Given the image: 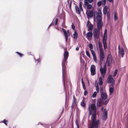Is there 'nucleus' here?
Segmentation results:
<instances>
[{"label":"nucleus","instance_id":"79ce46f5","mask_svg":"<svg viewBox=\"0 0 128 128\" xmlns=\"http://www.w3.org/2000/svg\"><path fill=\"white\" fill-rule=\"evenodd\" d=\"M93 57L94 60L95 62L96 63H97V60L96 59V56H93Z\"/></svg>","mask_w":128,"mask_h":128},{"label":"nucleus","instance_id":"2eb2a0df","mask_svg":"<svg viewBox=\"0 0 128 128\" xmlns=\"http://www.w3.org/2000/svg\"><path fill=\"white\" fill-rule=\"evenodd\" d=\"M107 39H102V42L103 44L104 48L106 49L107 48V44L106 43V40Z\"/></svg>","mask_w":128,"mask_h":128},{"label":"nucleus","instance_id":"603ef678","mask_svg":"<svg viewBox=\"0 0 128 128\" xmlns=\"http://www.w3.org/2000/svg\"><path fill=\"white\" fill-rule=\"evenodd\" d=\"M82 86H83V88L84 90H86V87H85V84H82Z\"/></svg>","mask_w":128,"mask_h":128},{"label":"nucleus","instance_id":"a211bd4d","mask_svg":"<svg viewBox=\"0 0 128 128\" xmlns=\"http://www.w3.org/2000/svg\"><path fill=\"white\" fill-rule=\"evenodd\" d=\"M74 38L75 39H76L78 37V34L77 32L74 30V33L73 34Z\"/></svg>","mask_w":128,"mask_h":128},{"label":"nucleus","instance_id":"4d7b16f0","mask_svg":"<svg viewBox=\"0 0 128 128\" xmlns=\"http://www.w3.org/2000/svg\"><path fill=\"white\" fill-rule=\"evenodd\" d=\"M86 98H84V97H83V99L82 101H83L86 102Z\"/></svg>","mask_w":128,"mask_h":128},{"label":"nucleus","instance_id":"a19ab883","mask_svg":"<svg viewBox=\"0 0 128 128\" xmlns=\"http://www.w3.org/2000/svg\"><path fill=\"white\" fill-rule=\"evenodd\" d=\"M88 46L90 48V50H91L93 48V46L91 44H90L88 45Z\"/></svg>","mask_w":128,"mask_h":128},{"label":"nucleus","instance_id":"49530a36","mask_svg":"<svg viewBox=\"0 0 128 128\" xmlns=\"http://www.w3.org/2000/svg\"><path fill=\"white\" fill-rule=\"evenodd\" d=\"M109 101V100L108 99L107 100H106L104 103V104L106 105L108 102Z\"/></svg>","mask_w":128,"mask_h":128},{"label":"nucleus","instance_id":"a18cd8bd","mask_svg":"<svg viewBox=\"0 0 128 128\" xmlns=\"http://www.w3.org/2000/svg\"><path fill=\"white\" fill-rule=\"evenodd\" d=\"M58 18H56V20H55V23L54 24V25H56V24H57L58 22Z\"/></svg>","mask_w":128,"mask_h":128},{"label":"nucleus","instance_id":"e2e57ef3","mask_svg":"<svg viewBox=\"0 0 128 128\" xmlns=\"http://www.w3.org/2000/svg\"><path fill=\"white\" fill-rule=\"evenodd\" d=\"M79 47H77L76 48V50L77 51L78 50H79Z\"/></svg>","mask_w":128,"mask_h":128},{"label":"nucleus","instance_id":"680f3d73","mask_svg":"<svg viewBox=\"0 0 128 128\" xmlns=\"http://www.w3.org/2000/svg\"><path fill=\"white\" fill-rule=\"evenodd\" d=\"M93 0H88V2L91 3L93 2Z\"/></svg>","mask_w":128,"mask_h":128},{"label":"nucleus","instance_id":"8fccbe9b","mask_svg":"<svg viewBox=\"0 0 128 128\" xmlns=\"http://www.w3.org/2000/svg\"><path fill=\"white\" fill-rule=\"evenodd\" d=\"M102 2H98L97 4L98 6H100L101 5Z\"/></svg>","mask_w":128,"mask_h":128},{"label":"nucleus","instance_id":"2f4dec72","mask_svg":"<svg viewBox=\"0 0 128 128\" xmlns=\"http://www.w3.org/2000/svg\"><path fill=\"white\" fill-rule=\"evenodd\" d=\"M118 72V70L117 69H116L114 70V74L113 75V77L115 76L117 74Z\"/></svg>","mask_w":128,"mask_h":128},{"label":"nucleus","instance_id":"6ab92c4d","mask_svg":"<svg viewBox=\"0 0 128 128\" xmlns=\"http://www.w3.org/2000/svg\"><path fill=\"white\" fill-rule=\"evenodd\" d=\"M85 101H82L81 103H80V105L81 106L84 107V108L85 109L86 108V103L85 102Z\"/></svg>","mask_w":128,"mask_h":128},{"label":"nucleus","instance_id":"dca6fc26","mask_svg":"<svg viewBox=\"0 0 128 128\" xmlns=\"http://www.w3.org/2000/svg\"><path fill=\"white\" fill-rule=\"evenodd\" d=\"M101 97L104 100L106 99L107 98V94L105 92H103L102 94Z\"/></svg>","mask_w":128,"mask_h":128},{"label":"nucleus","instance_id":"ea45409f","mask_svg":"<svg viewBox=\"0 0 128 128\" xmlns=\"http://www.w3.org/2000/svg\"><path fill=\"white\" fill-rule=\"evenodd\" d=\"M82 2H80L79 3V8H82Z\"/></svg>","mask_w":128,"mask_h":128},{"label":"nucleus","instance_id":"4be33fe9","mask_svg":"<svg viewBox=\"0 0 128 128\" xmlns=\"http://www.w3.org/2000/svg\"><path fill=\"white\" fill-rule=\"evenodd\" d=\"M99 46L100 52L104 51L102 48V44L101 43L99 42Z\"/></svg>","mask_w":128,"mask_h":128},{"label":"nucleus","instance_id":"e433bc0d","mask_svg":"<svg viewBox=\"0 0 128 128\" xmlns=\"http://www.w3.org/2000/svg\"><path fill=\"white\" fill-rule=\"evenodd\" d=\"M90 50L91 52V53L93 56H96V54H95L94 51L92 50Z\"/></svg>","mask_w":128,"mask_h":128},{"label":"nucleus","instance_id":"7c9ffc66","mask_svg":"<svg viewBox=\"0 0 128 128\" xmlns=\"http://www.w3.org/2000/svg\"><path fill=\"white\" fill-rule=\"evenodd\" d=\"M100 99H98L97 101V106H99L101 102L100 101Z\"/></svg>","mask_w":128,"mask_h":128},{"label":"nucleus","instance_id":"cd10ccee","mask_svg":"<svg viewBox=\"0 0 128 128\" xmlns=\"http://www.w3.org/2000/svg\"><path fill=\"white\" fill-rule=\"evenodd\" d=\"M8 122V120H6L4 119L0 123L2 122L4 123L5 124L6 126L7 125V122Z\"/></svg>","mask_w":128,"mask_h":128},{"label":"nucleus","instance_id":"052dcab7","mask_svg":"<svg viewBox=\"0 0 128 128\" xmlns=\"http://www.w3.org/2000/svg\"><path fill=\"white\" fill-rule=\"evenodd\" d=\"M62 31H63V32H64V33L65 32H66V30L64 29V28H62Z\"/></svg>","mask_w":128,"mask_h":128},{"label":"nucleus","instance_id":"f03ea898","mask_svg":"<svg viewBox=\"0 0 128 128\" xmlns=\"http://www.w3.org/2000/svg\"><path fill=\"white\" fill-rule=\"evenodd\" d=\"M67 60H64V58L62 62V80L64 87V90L65 91L66 90V89L65 86V76L64 74V71L65 70L66 65V64L67 62V61H66Z\"/></svg>","mask_w":128,"mask_h":128},{"label":"nucleus","instance_id":"473e14b6","mask_svg":"<svg viewBox=\"0 0 128 128\" xmlns=\"http://www.w3.org/2000/svg\"><path fill=\"white\" fill-rule=\"evenodd\" d=\"M16 53L18 54L20 57H22L24 56V54L18 52H16Z\"/></svg>","mask_w":128,"mask_h":128},{"label":"nucleus","instance_id":"423d86ee","mask_svg":"<svg viewBox=\"0 0 128 128\" xmlns=\"http://www.w3.org/2000/svg\"><path fill=\"white\" fill-rule=\"evenodd\" d=\"M90 71L91 75L92 76L94 75L96 73V68L95 66L92 65L90 67Z\"/></svg>","mask_w":128,"mask_h":128},{"label":"nucleus","instance_id":"864d4df0","mask_svg":"<svg viewBox=\"0 0 128 128\" xmlns=\"http://www.w3.org/2000/svg\"><path fill=\"white\" fill-rule=\"evenodd\" d=\"M86 64H85V68L84 71V72H86V70H88V67H86Z\"/></svg>","mask_w":128,"mask_h":128},{"label":"nucleus","instance_id":"39448f33","mask_svg":"<svg viewBox=\"0 0 128 128\" xmlns=\"http://www.w3.org/2000/svg\"><path fill=\"white\" fill-rule=\"evenodd\" d=\"M93 36L94 38L98 39L99 37V34L96 28H95L93 31Z\"/></svg>","mask_w":128,"mask_h":128},{"label":"nucleus","instance_id":"5701e85b","mask_svg":"<svg viewBox=\"0 0 128 128\" xmlns=\"http://www.w3.org/2000/svg\"><path fill=\"white\" fill-rule=\"evenodd\" d=\"M107 30L106 29L104 31V36L103 38L102 39H107Z\"/></svg>","mask_w":128,"mask_h":128},{"label":"nucleus","instance_id":"f8f14e48","mask_svg":"<svg viewBox=\"0 0 128 128\" xmlns=\"http://www.w3.org/2000/svg\"><path fill=\"white\" fill-rule=\"evenodd\" d=\"M94 28V25L88 21V31H92Z\"/></svg>","mask_w":128,"mask_h":128},{"label":"nucleus","instance_id":"c85d7f7f","mask_svg":"<svg viewBox=\"0 0 128 128\" xmlns=\"http://www.w3.org/2000/svg\"><path fill=\"white\" fill-rule=\"evenodd\" d=\"M92 31L88 32V38H91L92 36L93 33Z\"/></svg>","mask_w":128,"mask_h":128},{"label":"nucleus","instance_id":"5fc2aeb1","mask_svg":"<svg viewBox=\"0 0 128 128\" xmlns=\"http://www.w3.org/2000/svg\"><path fill=\"white\" fill-rule=\"evenodd\" d=\"M99 14H98V15H99V16H101V11H99Z\"/></svg>","mask_w":128,"mask_h":128},{"label":"nucleus","instance_id":"774afa93","mask_svg":"<svg viewBox=\"0 0 128 128\" xmlns=\"http://www.w3.org/2000/svg\"><path fill=\"white\" fill-rule=\"evenodd\" d=\"M102 1H103V2H104V4H105L106 2V0H103Z\"/></svg>","mask_w":128,"mask_h":128},{"label":"nucleus","instance_id":"ddd939ff","mask_svg":"<svg viewBox=\"0 0 128 128\" xmlns=\"http://www.w3.org/2000/svg\"><path fill=\"white\" fill-rule=\"evenodd\" d=\"M75 8L76 12L79 14H80L81 13V9H80L77 5L75 6Z\"/></svg>","mask_w":128,"mask_h":128},{"label":"nucleus","instance_id":"b1692460","mask_svg":"<svg viewBox=\"0 0 128 128\" xmlns=\"http://www.w3.org/2000/svg\"><path fill=\"white\" fill-rule=\"evenodd\" d=\"M64 35L65 36V40L66 42L67 41L68 36V34L66 32H65L64 33Z\"/></svg>","mask_w":128,"mask_h":128},{"label":"nucleus","instance_id":"3c124183","mask_svg":"<svg viewBox=\"0 0 128 128\" xmlns=\"http://www.w3.org/2000/svg\"><path fill=\"white\" fill-rule=\"evenodd\" d=\"M92 6L90 4H88V10L92 8Z\"/></svg>","mask_w":128,"mask_h":128},{"label":"nucleus","instance_id":"13d9d810","mask_svg":"<svg viewBox=\"0 0 128 128\" xmlns=\"http://www.w3.org/2000/svg\"><path fill=\"white\" fill-rule=\"evenodd\" d=\"M53 21H54V20H53ZM52 22H53V21H52ZM52 22H52V23H51V24H50V25H49V26H48V28L50 26H52V25H53V24H53V23H52Z\"/></svg>","mask_w":128,"mask_h":128},{"label":"nucleus","instance_id":"6e6d98bb","mask_svg":"<svg viewBox=\"0 0 128 128\" xmlns=\"http://www.w3.org/2000/svg\"><path fill=\"white\" fill-rule=\"evenodd\" d=\"M86 54L87 56H88V50H87L86 48Z\"/></svg>","mask_w":128,"mask_h":128},{"label":"nucleus","instance_id":"1a4fd4ad","mask_svg":"<svg viewBox=\"0 0 128 128\" xmlns=\"http://www.w3.org/2000/svg\"><path fill=\"white\" fill-rule=\"evenodd\" d=\"M94 21L96 22H99L101 21V16H99V15H97L96 18L94 16Z\"/></svg>","mask_w":128,"mask_h":128},{"label":"nucleus","instance_id":"aec40b11","mask_svg":"<svg viewBox=\"0 0 128 128\" xmlns=\"http://www.w3.org/2000/svg\"><path fill=\"white\" fill-rule=\"evenodd\" d=\"M103 79L101 77H100L99 78L98 81V84L100 85H102L103 84Z\"/></svg>","mask_w":128,"mask_h":128},{"label":"nucleus","instance_id":"338daca9","mask_svg":"<svg viewBox=\"0 0 128 128\" xmlns=\"http://www.w3.org/2000/svg\"><path fill=\"white\" fill-rule=\"evenodd\" d=\"M81 81H82V84H85L84 82V81H83V79L82 78V79H81Z\"/></svg>","mask_w":128,"mask_h":128},{"label":"nucleus","instance_id":"9b49d317","mask_svg":"<svg viewBox=\"0 0 128 128\" xmlns=\"http://www.w3.org/2000/svg\"><path fill=\"white\" fill-rule=\"evenodd\" d=\"M103 23L101 21L97 22V26L98 30H100L102 28Z\"/></svg>","mask_w":128,"mask_h":128},{"label":"nucleus","instance_id":"58836bf2","mask_svg":"<svg viewBox=\"0 0 128 128\" xmlns=\"http://www.w3.org/2000/svg\"><path fill=\"white\" fill-rule=\"evenodd\" d=\"M87 113H86L85 114V115L84 116V118H83V120H85L86 118H87Z\"/></svg>","mask_w":128,"mask_h":128},{"label":"nucleus","instance_id":"37998d69","mask_svg":"<svg viewBox=\"0 0 128 128\" xmlns=\"http://www.w3.org/2000/svg\"><path fill=\"white\" fill-rule=\"evenodd\" d=\"M72 28V29H73L74 30H75V27L74 26V25L73 23H72V25H71Z\"/></svg>","mask_w":128,"mask_h":128},{"label":"nucleus","instance_id":"412c9836","mask_svg":"<svg viewBox=\"0 0 128 128\" xmlns=\"http://www.w3.org/2000/svg\"><path fill=\"white\" fill-rule=\"evenodd\" d=\"M108 8L107 6H105L103 8V13L104 14H106L107 11H108Z\"/></svg>","mask_w":128,"mask_h":128},{"label":"nucleus","instance_id":"f3484780","mask_svg":"<svg viewBox=\"0 0 128 128\" xmlns=\"http://www.w3.org/2000/svg\"><path fill=\"white\" fill-rule=\"evenodd\" d=\"M107 118V112L104 111L103 116V119L104 120H105Z\"/></svg>","mask_w":128,"mask_h":128},{"label":"nucleus","instance_id":"393cba45","mask_svg":"<svg viewBox=\"0 0 128 128\" xmlns=\"http://www.w3.org/2000/svg\"><path fill=\"white\" fill-rule=\"evenodd\" d=\"M86 31L85 30H84L83 31V35L84 37H86L88 40V32L86 34Z\"/></svg>","mask_w":128,"mask_h":128},{"label":"nucleus","instance_id":"bf43d9fd","mask_svg":"<svg viewBox=\"0 0 128 128\" xmlns=\"http://www.w3.org/2000/svg\"><path fill=\"white\" fill-rule=\"evenodd\" d=\"M62 31H63V32H64V33L65 32H66V30L64 29V28H62Z\"/></svg>","mask_w":128,"mask_h":128},{"label":"nucleus","instance_id":"c03bdc74","mask_svg":"<svg viewBox=\"0 0 128 128\" xmlns=\"http://www.w3.org/2000/svg\"><path fill=\"white\" fill-rule=\"evenodd\" d=\"M34 59L35 61V62H36V61H37L38 62H39L40 61L39 58H38L37 60H36V59H35V58H34Z\"/></svg>","mask_w":128,"mask_h":128},{"label":"nucleus","instance_id":"4468645a","mask_svg":"<svg viewBox=\"0 0 128 128\" xmlns=\"http://www.w3.org/2000/svg\"><path fill=\"white\" fill-rule=\"evenodd\" d=\"M64 60H67L68 56V51L65 52L64 50Z\"/></svg>","mask_w":128,"mask_h":128},{"label":"nucleus","instance_id":"de8ad7c7","mask_svg":"<svg viewBox=\"0 0 128 128\" xmlns=\"http://www.w3.org/2000/svg\"><path fill=\"white\" fill-rule=\"evenodd\" d=\"M96 90L97 92H99V88L98 86H96Z\"/></svg>","mask_w":128,"mask_h":128},{"label":"nucleus","instance_id":"f704fd0d","mask_svg":"<svg viewBox=\"0 0 128 128\" xmlns=\"http://www.w3.org/2000/svg\"><path fill=\"white\" fill-rule=\"evenodd\" d=\"M76 124L77 125V128H79V126L78 123V120H76L75 122Z\"/></svg>","mask_w":128,"mask_h":128},{"label":"nucleus","instance_id":"9d476101","mask_svg":"<svg viewBox=\"0 0 128 128\" xmlns=\"http://www.w3.org/2000/svg\"><path fill=\"white\" fill-rule=\"evenodd\" d=\"M84 5L86 6V14L87 18L88 19V0H84Z\"/></svg>","mask_w":128,"mask_h":128},{"label":"nucleus","instance_id":"72a5a7b5","mask_svg":"<svg viewBox=\"0 0 128 128\" xmlns=\"http://www.w3.org/2000/svg\"><path fill=\"white\" fill-rule=\"evenodd\" d=\"M118 18L117 16L116 13V12H115L114 13V20L115 21H116Z\"/></svg>","mask_w":128,"mask_h":128},{"label":"nucleus","instance_id":"0eeeda50","mask_svg":"<svg viewBox=\"0 0 128 128\" xmlns=\"http://www.w3.org/2000/svg\"><path fill=\"white\" fill-rule=\"evenodd\" d=\"M108 82L109 83L114 84L115 81L112 78V75L111 74L109 75L108 77Z\"/></svg>","mask_w":128,"mask_h":128},{"label":"nucleus","instance_id":"0e129e2a","mask_svg":"<svg viewBox=\"0 0 128 128\" xmlns=\"http://www.w3.org/2000/svg\"><path fill=\"white\" fill-rule=\"evenodd\" d=\"M38 124H40V125H41L43 126H45V125L44 124H43L41 123H39Z\"/></svg>","mask_w":128,"mask_h":128},{"label":"nucleus","instance_id":"a878e982","mask_svg":"<svg viewBox=\"0 0 128 128\" xmlns=\"http://www.w3.org/2000/svg\"><path fill=\"white\" fill-rule=\"evenodd\" d=\"M111 59V58H109L108 57L107 58L106 62L108 63V65H109L112 62Z\"/></svg>","mask_w":128,"mask_h":128},{"label":"nucleus","instance_id":"7ed1b4c3","mask_svg":"<svg viewBox=\"0 0 128 128\" xmlns=\"http://www.w3.org/2000/svg\"><path fill=\"white\" fill-rule=\"evenodd\" d=\"M100 71L101 74L103 78L104 77L106 74V65L105 64L103 68L100 67Z\"/></svg>","mask_w":128,"mask_h":128},{"label":"nucleus","instance_id":"6e6552de","mask_svg":"<svg viewBox=\"0 0 128 128\" xmlns=\"http://www.w3.org/2000/svg\"><path fill=\"white\" fill-rule=\"evenodd\" d=\"M118 53L119 55L120 56H121L122 57H123L124 56V52L123 48L120 49V46H119L118 47Z\"/></svg>","mask_w":128,"mask_h":128},{"label":"nucleus","instance_id":"f257e3e1","mask_svg":"<svg viewBox=\"0 0 128 128\" xmlns=\"http://www.w3.org/2000/svg\"><path fill=\"white\" fill-rule=\"evenodd\" d=\"M90 108L93 112L92 116V125L90 128H98V126L99 120L97 121L96 120V106L95 104H91Z\"/></svg>","mask_w":128,"mask_h":128},{"label":"nucleus","instance_id":"bb28decb","mask_svg":"<svg viewBox=\"0 0 128 128\" xmlns=\"http://www.w3.org/2000/svg\"><path fill=\"white\" fill-rule=\"evenodd\" d=\"M94 15V12L92 11H90L88 12V16L92 17Z\"/></svg>","mask_w":128,"mask_h":128},{"label":"nucleus","instance_id":"c756f323","mask_svg":"<svg viewBox=\"0 0 128 128\" xmlns=\"http://www.w3.org/2000/svg\"><path fill=\"white\" fill-rule=\"evenodd\" d=\"M114 88L112 87H110L109 88V91L110 93H112L114 92Z\"/></svg>","mask_w":128,"mask_h":128},{"label":"nucleus","instance_id":"69168bd1","mask_svg":"<svg viewBox=\"0 0 128 128\" xmlns=\"http://www.w3.org/2000/svg\"><path fill=\"white\" fill-rule=\"evenodd\" d=\"M72 3V1L71 0L70 1V8H71Z\"/></svg>","mask_w":128,"mask_h":128},{"label":"nucleus","instance_id":"c9c22d12","mask_svg":"<svg viewBox=\"0 0 128 128\" xmlns=\"http://www.w3.org/2000/svg\"><path fill=\"white\" fill-rule=\"evenodd\" d=\"M73 101L72 103H75V101H76V99L75 98V96L74 95L73 96Z\"/></svg>","mask_w":128,"mask_h":128},{"label":"nucleus","instance_id":"20e7f679","mask_svg":"<svg viewBox=\"0 0 128 128\" xmlns=\"http://www.w3.org/2000/svg\"><path fill=\"white\" fill-rule=\"evenodd\" d=\"M100 64L101 65L104 62V51L100 52Z\"/></svg>","mask_w":128,"mask_h":128},{"label":"nucleus","instance_id":"4c0bfd02","mask_svg":"<svg viewBox=\"0 0 128 128\" xmlns=\"http://www.w3.org/2000/svg\"><path fill=\"white\" fill-rule=\"evenodd\" d=\"M97 94V92H94V93L92 95V97L93 98H95V97L96 95Z\"/></svg>","mask_w":128,"mask_h":128},{"label":"nucleus","instance_id":"09e8293b","mask_svg":"<svg viewBox=\"0 0 128 128\" xmlns=\"http://www.w3.org/2000/svg\"><path fill=\"white\" fill-rule=\"evenodd\" d=\"M87 90H85L84 92V96H86L87 95Z\"/></svg>","mask_w":128,"mask_h":128}]
</instances>
